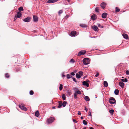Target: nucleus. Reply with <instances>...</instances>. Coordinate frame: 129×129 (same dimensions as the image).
Returning <instances> with one entry per match:
<instances>
[{
    "label": "nucleus",
    "mask_w": 129,
    "mask_h": 129,
    "mask_svg": "<svg viewBox=\"0 0 129 129\" xmlns=\"http://www.w3.org/2000/svg\"><path fill=\"white\" fill-rule=\"evenodd\" d=\"M55 120L54 117H50L48 119H47V122L48 123H50L52 122Z\"/></svg>",
    "instance_id": "f257e3e1"
},
{
    "label": "nucleus",
    "mask_w": 129,
    "mask_h": 129,
    "mask_svg": "<svg viewBox=\"0 0 129 129\" xmlns=\"http://www.w3.org/2000/svg\"><path fill=\"white\" fill-rule=\"evenodd\" d=\"M89 59L87 58H85L84 59L83 61V63L85 65H87L89 63Z\"/></svg>",
    "instance_id": "f03ea898"
},
{
    "label": "nucleus",
    "mask_w": 129,
    "mask_h": 129,
    "mask_svg": "<svg viewBox=\"0 0 129 129\" xmlns=\"http://www.w3.org/2000/svg\"><path fill=\"white\" fill-rule=\"evenodd\" d=\"M110 103L112 104H113L116 103V101L115 99L113 98H111L109 100Z\"/></svg>",
    "instance_id": "7ed1b4c3"
},
{
    "label": "nucleus",
    "mask_w": 129,
    "mask_h": 129,
    "mask_svg": "<svg viewBox=\"0 0 129 129\" xmlns=\"http://www.w3.org/2000/svg\"><path fill=\"white\" fill-rule=\"evenodd\" d=\"M86 51L84 50H83L80 51L78 53V56H79L81 55H84L86 53Z\"/></svg>",
    "instance_id": "20e7f679"
},
{
    "label": "nucleus",
    "mask_w": 129,
    "mask_h": 129,
    "mask_svg": "<svg viewBox=\"0 0 129 129\" xmlns=\"http://www.w3.org/2000/svg\"><path fill=\"white\" fill-rule=\"evenodd\" d=\"M30 20L31 18L29 17H28L24 19L23 20V21L25 22H29L30 21Z\"/></svg>",
    "instance_id": "39448f33"
},
{
    "label": "nucleus",
    "mask_w": 129,
    "mask_h": 129,
    "mask_svg": "<svg viewBox=\"0 0 129 129\" xmlns=\"http://www.w3.org/2000/svg\"><path fill=\"white\" fill-rule=\"evenodd\" d=\"M22 16L21 14L19 12H18L16 15L15 16V18H20Z\"/></svg>",
    "instance_id": "423d86ee"
},
{
    "label": "nucleus",
    "mask_w": 129,
    "mask_h": 129,
    "mask_svg": "<svg viewBox=\"0 0 129 129\" xmlns=\"http://www.w3.org/2000/svg\"><path fill=\"white\" fill-rule=\"evenodd\" d=\"M76 34V31H73L71 32L70 34V36L71 37H75Z\"/></svg>",
    "instance_id": "0eeeda50"
},
{
    "label": "nucleus",
    "mask_w": 129,
    "mask_h": 129,
    "mask_svg": "<svg viewBox=\"0 0 129 129\" xmlns=\"http://www.w3.org/2000/svg\"><path fill=\"white\" fill-rule=\"evenodd\" d=\"M24 105H18L19 107L22 110L24 111H26L27 110V108L24 107Z\"/></svg>",
    "instance_id": "6e6552de"
},
{
    "label": "nucleus",
    "mask_w": 129,
    "mask_h": 129,
    "mask_svg": "<svg viewBox=\"0 0 129 129\" xmlns=\"http://www.w3.org/2000/svg\"><path fill=\"white\" fill-rule=\"evenodd\" d=\"M92 28L95 31H98L99 30V29L95 25L93 26H92Z\"/></svg>",
    "instance_id": "1a4fd4ad"
},
{
    "label": "nucleus",
    "mask_w": 129,
    "mask_h": 129,
    "mask_svg": "<svg viewBox=\"0 0 129 129\" xmlns=\"http://www.w3.org/2000/svg\"><path fill=\"white\" fill-rule=\"evenodd\" d=\"M106 5V3L104 2H103L100 5L101 7L103 9H104L105 8Z\"/></svg>",
    "instance_id": "9d476101"
},
{
    "label": "nucleus",
    "mask_w": 129,
    "mask_h": 129,
    "mask_svg": "<svg viewBox=\"0 0 129 129\" xmlns=\"http://www.w3.org/2000/svg\"><path fill=\"white\" fill-rule=\"evenodd\" d=\"M33 19L34 22H36L38 20V18L37 16L35 15L33 16Z\"/></svg>",
    "instance_id": "9b49d317"
},
{
    "label": "nucleus",
    "mask_w": 129,
    "mask_h": 129,
    "mask_svg": "<svg viewBox=\"0 0 129 129\" xmlns=\"http://www.w3.org/2000/svg\"><path fill=\"white\" fill-rule=\"evenodd\" d=\"M58 0H49L47 2V3H54L57 1Z\"/></svg>",
    "instance_id": "f8f14e48"
},
{
    "label": "nucleus",
    "mask_w": 129,
    "mask_h": 129,
    "mask_svg": "<svg viewBox=\"0 0 129 129\" xmlns=\"http://www.w3.org/2000/svg\"><path fill=\"white\" fill-rule=\"evenodd\" d=\"M82 84L85 86H86L87 87H88L89 85L88 83L85 81H84L82 82Z\"/></svg>",
    "instance_id": "ddd939ff"
},
{
    "label": "nucleus",
    "mask_w": 129,
    "mask_h": 129,
    "mask_svg": "<svg viewBox=\"0 0 129 129\" xmlns=\"http://www.w3.org/2000/svg\"><path fill=\"white\" fill-rule=\"evenodd\" d=\"M107 13H103L102 15V17L103 18H105L107 17Z\"/></svg>",
    "instance_id": "4468645a"
},
{
    "label": "nucleus",
    "mask_w": 129,
    "mask_h": 129,
    "mask_svg": "<svg viewBox=\"0 0 129 129\" xmlns=\"http://www.w3.org/2000/svg\"><path fill=\"white\" fill-rule=\"evenodd\" d=\"M91 19L93 20H94L96 19V16L95 14H93L91 16Z\"/></svg>",
    "instance_id": "2eb2a0df"
},
{
    "label": "nucleus",
    "mask_w": 129,
    "mask_h": 129,
    "mask_svg": "<svg viewBox=\"0 0 129 129\" xmlns=\"http://www.w3.org/2000/svg\"><path fill=\"white\" fill-rule=\"evenodd\" d=\"M124 84L122 81L119 82V85L122 88H123L124 87Z\"/></svg>",
    "instance_id": "dca6fc26"
},
{
    "label": "nucleus",
    "mask_w": 129,
    "mask_h": 129,
    "mask_svg": "<svg viewBox=\"0 0 129 129\" xmlns=\"http://www.w3.org/2000/svg\"><path fill=\"white\" fill-rule=\"evenodd\" d=\"M122 36L125 39H127L128 38V36L127 35L125 34H122Z\"/></svg>",
    "instance_id": "f3484780"
},
{
    "label": "nucleus",
    "mask_w": 129,
    "mask_h": 129,
    "mask_svg": "<svg viewBox=\"0 0 129 129\" xmlns=\"http://www.w3.org/2000/svg\"><path fill=\"white\" fill-rule=\"evenodd\" d=\"M119 93V91L118 89H116L114 91V93L116 95H117Z\"/></svg>",
    "instance_id": "a211bd4d"
},
{
    "label": "nucleus",
    "mask_w": 129,
    "mask_h": 129,
    "mask_svg": "<svg viewBox=\"0 0 129 129\" xmlns=\"http://www.w3.org/2000/svg\"><path fill=\"white\" fill-rule=\"evenodd\" d=\"M84 99L86 101H89L90 100V99L87 96H85L84 97Z\"/></svg>",
    "instance_id": "6ab92c4d"
},
{
    "label": "nucleus",
    "mask_w": 129,
    "mask_h": 129,
    "mask_svg": "<svg viewBox=\"0 0 129 129\" xmlns=\"http://www.w3.org/2000/svg\"><path fill=\"white\" fill-rule=\"evenodd\" d=\"M104 86L106 87H107L108 86V83L106 81H105L104 82Z\"/></svg>",
    "instance_id": "aec40b11"
},
{
    "label": "nucleus",
    "mask_w": 129,
    "mask_h": 129,
    "mask_svg": "<svg viewBox=\"0 0 129 129\" xmlns=\"http://www.w3.org/2000/svg\"><path fill=\"white\" fill-rule=\"evenodd\" d=\"M109 112L111 115H113L114 112V110L113 109H111L109 111Z\"/></svg>",
    "instance_id": "412c9836"
},
{
    "label": "nucleus",
    "mask_w": 129,
    "mask_h": 129,
    "mask_svg": "<svg viewBox=\"0 0 129 129\" xmlns=\"http://www.w3.org/2000/svg\"><path fill=\"white\" fill-rule=\"evenodd\" d=\"M35 115L37 117H38L39 115V113L38 111H37L35 112Z\"/></svg>",
    "instance_id": "4be33fe9"
},
{
    "label": "nucleus",
    "mask_w": 129,
    "mask_h": 129,
    "mask_svg": "<svg viewBox=\"0 0 129 129\" xmlns=\"http://www.w3.org/2000/svg\"><path fill=\"white\" fill-rule=\"evenodd\" d=\"M18 10H19V12H21V11H23V7H20L18 8Z\"/></svg>",
    "instance_id": "5701e85b"
},
{
    "label": "nucleus",
    "mask_w": 129,
    "mask_h": 129,
    "mask_svg": "<svg viewBox=\"0 0 129 129\" xmlns=\"http://www.w3.org/2000/svg\"><path fill=\"white\" fill-rule=\"evenodd\" d=\"M116 11L115 12H119L120 11V9L118 8V7H116L115 8Z\"/></svg>",
    "instance_id": "b1692460"
},
{
    "label": "nucleus",
    "mask_w": 129,
    "mask_h": 129,
    "mask_svg": "<svg viewBox=\"0 0 129 129\" xmlns=\"http://www.w3.org/2000/svg\"><path fill=\"white\" fill-rule=\"evenodd\" d=\"M121 81H122L123 82H127V79L125 78V79H121Z\"/></svg>",
    "instance_id": "393cba45"
},
{
    "label": "nucleus",
    "mask_w": 129,
    "mask_h": 129,
    "mask_svg": "<svg viewBox=\"0 0 129 129\" xmlns=\"http://www.w3.org/2000/svg\"><path fill=\"white\" fill-rule=\"evenodd\" d=\"M67 78L68 79H69L70 78L72 77V76L70 74H67Z\"/></svg>",
    "instance_id": "a878e982"
},
{
    "label": "nucleus",
    "mask_w": 129,
    "mask_h": 129,
    "mask_svg": "<svg viewBox=\"0 0 129 129\" xmlns=\"http://www.w3.org/2000/svg\"><path fill=\"white\" fill-rule=\"evenodd\" d=\"M76 76L77 78H81V76L78 74H76Z\"/></svg>",
    "instance_id": "bb28decb"
},
{
    "label": "nucleus",
    "mask_w": 129,
    "mask_h": 129,
    "mask_svg": "<svg viewBox=\"0 0 129 129\" xmlns=\"http://www.w3.org/2000/svg\"><path fill=\"white\" fill-rule=\"evenodd\" d=\"M75 93L77 94H81V92L79 90H78V91H76L75 92Z\"/></svg>",
    "instance_id": "cd10ccee"
},
{
    "label": "nucleus",
    "mask_w": 129,
    "mask_h": 129,
    "mask_svg": "<svg viewBox=\"0 0 129 129\" xmlns=\"http://www.w3.org/2000/svg\"><path fill=\"white\" fill-rule=\"evenodd\" d=\"M62 97L63 100H66L65 95L64 94H63L62 95Z\"/></svg>",
    "instance_id": "c85d7f7f"
},
{
    "label": "nucleus",
    "mask_w": 129,
    "mask_h": 129,
    "mask_svg": "<svg viewBox=\"0 0 129 129\" xmlns=\"http://www.w3.org/2000/svg\"><path fill=\"white\" fill-rule=\"evenodd\" d=\"M83 124L85 125H86L87 124V122L85 120H84L83 121Z\"/></svg>",
    "instance_id": "c756f323"
},
{
    "label": "nucleus",
    "mask_w": 129,
    "mask_h": 129,
    "mask_svg": "<svg viewBox=\"0 0 129 129\" xmlns=\"http://www.w3.org/2000/svg\"><path fill=\"white\" fill-rule=\"evenodd\" d=\"M80 26L82 27H85L86 26V25L84 24H81Z\"/></svg>",
    "instance_id": "7c9ffc66"
},
{
    "label": "nucleus",
    "mask_w": 129,
    "mask_h": 129,
    "mask_svg": "<svg viewBox=\"0 0 129 129\" xmlns=\"http://www.w3.org/2000/svg\"><path fill=\"white\" fill-rule=\"evenodd\" d=\"M62 85L61 84H60V86H59V89L60 90H61L62 89Z\"/></svg>",
    "instance_id": "2f4dec72"
},
{
    "label": "nucleus",
    "mask_w": 129,
    "mask_h": 129,
    "mask_svg": "<svg viewBox=\"0 0 129 129\" xmlns=\"http://www.w3.org/2000/svg\"><path fill=\"white\" fill-rule=\"evenodd\" d=\"M79 74L80 76H82L83 75V72L82 71H80L79 72Z\"/></svg>",
    "instance_id": "473e14b6"
},
{
    "label": "nucleus",
    "mask_w": 129,
    "mask_h": 129,
    "mask_svg": "<svg viewBox=\"0 0 129 129\" xmlns=\"http://www.w3.org/2000/svg\"><path fill=\"white\" fill-rule=\"evenodd\" d=\"M77 94L75 93V92L74 94V98L75 99H76L77 98Z\"/></svg>",
    "instance_id": "72a5a7b5"
},
{
    "label": "nucleus",
    "mask_w": 129,
    "mask_h": 129,
    "mask_svg": "<svg viewBox=\"0 0 129 129\" xmlns=\"http://www.w3.org/2000/svg\"><path fill=\"white\" fill-rule=\"evenodd\" d=\"M95 12H99V9H98V8L96 7L95 9Z\"/></svg>",
    "instance_id": "f704fd0d"
},
{
    "label": "nucleus",
    "mask_w": 129,
    "mask_h": 129,
    "mask_svg": "<svg viewBox=\"0 0 129 129\" xmlns=\"http://www.w3.org/2000/svg\"><path fill=\"white\" fill-rule=\"evenodd\" d=\"M70 62L72 63H74L75 62V60L73 59H71L70 61Z\"/></svg>",
    "instance_id": "c9c22d12"
},
{
    "label": "nucleus",
    "mask_w": 129,
    "mask_h": 129,
    "mask_svg": "<svg viewBox=\"0 0 129 129\" xmlns=\"http://www.w3.org/2000/svg\"><path fill=\"white\" fill-rule=\"evenodd\" d=\"M5 77L7 78H9V75L8 73H6L5 74Z\"/></svg>",
    "instance_id": "e433bc0d"
},
{
    "label": "nucleus",
    "mask_w": 129,
    "mask_h": 129,
    "mask_svg": "<svg viewBox=\"0 0 129 129\" xmlns=\"http://www.w3.org/2000/svg\"><path fill=\"white\" fill-rule=\"evenodd\" d=\"M29 94L30 95H32L34 94V92L33 91L31 90L29 92Z\"/></svg>",
    "instance_id": "4c0bfd02"
},
{
    "label": "nucleus",
    "mask_w": 129,
    "mask_h": 129,
    "mask_svg": "<svg viewBox=\"0 0 129 129\" xmlns=\"http://www.w3.org/2000/svg\"><path fill=\"white\" fill-rule=\"evenodd\" d=\"M67 104V102L64 101L62 103V105H66Z\"/></svg>",
    "instance_id": "58836bf2"
},
{
    "label": "nucleus",
    "mask_w": 129,
    "mask_h": 129,
    "mask_svg": "<svg viewBox=\"0 0 129 129\" xmlns=\"http://www.w3.org/2000/svg\"><path fill=\"white\" fill-rule=\"evenodd\" d=\"M63 12V11L62 10H60L58 12V14H59L62 13Z\"/></svg>",
    "instance_id": "ea45409f"
},
{
    "label": "nucleus",
    "mask_w": 129,
    "mask_h": 129,
    "mask_svg": "<svg viewBox=\"0 0 129 129\" xmlns=\"http://www.w3.org/2000/svg\"><path fill=\"white\" fill-rule=\"evenodd\" d=\"M58 105H62V103L61 101H59L58 102Z\"/></svg>",
    "instance_id": "a19ab883"
},
{
    "label": "nucleus",
    "mask_w": 129,
    "mask_h": 129,
    "mask_svg": "<svg viewBox=\"0 0 129 129\" xmlns=\"http://www.w3.org/2000/svg\"><path fill=\"white\" fill-rule=\"evenodd\" d=\"M72 79H73V80L75 82H77V81H76V79L75 78L73 77V78Z\"/></svg>",
    "instance_id": "79ce46f5"
},
{
    "label": "nucleus",
    "mask_w": 129,
    "mask_h": 129,
    "mask_svg": "<svg viewBox=\"0 0 129 129\" xmlns=\"http://www.w3.org/2000/svg\"><path fill=\"white\" fill-rule=\"evenodd\" d=\"M126 74L127 75H128L129 74V71H127L126 72Z\"/></svg>",
    "instance_id": "37998d69"
},
{
    "label": "nucleus",
    "mask_w": 129,
    "mask_h": 129,
    "mask_svg": "<svg viewBox=\"0 0 129 129\" xmlns=\"http://www.w3.org/2000/svg\"><path fill=\"white\" fill-rule=\"evenodd\" d=\"M73 121L74 122H75V123H77L78 121H76V120L73 119Z\"/></svg>",
    "instance_id": "c03bdc74"
},
{
    "label": "nucleus",
    "mask_w": 129,
    "mask_h": 129,
    "mask_svg": "<svg viewBox=\"0 0 129 129\" xmlns=\"http://www.w3.org/2000/svg\"><path fill=\"white\" fill-rule=\"evenodd\" d=\"M99 73H97L95 75V77H97L99 76Z\"/></svg>",
    "instance_id": "a18cd8bd"
},
{
    "label": "nucleus",
    "mask_w": 129,
    "mask_h": 129,
    "mask_svg": "<svg viewBox=\"0 0 129 129\" xmlns=\"http://www.w3.org/2000/svg\"><path fill=\"white\" fill-rule=\"evenodd\" d=\"M71 74L72 76H74L75 75L74 73V72H72L71 73Z\"/></svg>",
    "instance_id": "49530a36"
},
{
    "label": "nucleus",
    "mask_w": 129,
    "mask_h": 129,
    "mask_svg": "<svg viewBox=\"0 0 129 129\" xmlns=\"http://www.w3.org/2000/svg\"><path fill=\"white\" fill-rule=\"evenodd\" d=\"M62 106V105H58V107H56L57 108H60Z\"/></svg>",
    "instance_id": "de8ad7c7"
},
{
    "label": "nucleus",
    "mask_w": 129,
    "mask_h": 129,
    "mask_svg": "<svg viewBox=\"0 0 129 129\" xmlns=\"http://www.w3.org/2000/svg\"><path fill=\"white\" fill-rule=\"evenodd\" d=\"M88 114V115L90 116H91V113L90 112H89Z\"/></svg>",
    "instance_id": "09e8293b"
},
{
    "label": "nucleus",
    "mask_w": 129,
    "mask_h": 129,
    "mask_svg": "<svg viewBox=\"0 0 129 129\" xmlns=\"http://www.w3.org/2000/svg\"><path fill=\"white\" fill-rule=\"evenodd\" d=\"M97 25H98V27H100V26H101V24H98Z\"/></svg>",
    "instance_id": "8fccbe9b"
},
{
    "label": "nucleus",
    "mask_w": 129,
    "mask_h": 129,
    "mask_svg": "<svg viewBox=\"0 0 129 129\" xmlns=\"http://www.w3.org/2000/svg\"><path fill=\"white\" fill-rule=\"evenodd\" d=\"M56 106L53 107H52V109H56Z\"/></svg>",
    "instance_id": "3c124183"
},
{
    "label": "nucleus",
    "mask_w": 129,
    "mask_h": 129,
    "mask_svg": "<svg viewBox=\"0 0 129 129\" xmlns=\"http://www.w3.org/2000/svg\"><path fill=\"white\" fill-rule=\"evenodd\" d=\"M78 115H81V113L80 111H79L78 113Z\"/></svg>",
    "instance_id": "603ef678"
},
{
    "label": "nucleus",
    "mask_w": 129,
    "mask_h": 129,
    "mask_svg": "<svg viewBox=\"0 0 129 129\" xmlns=\"http://www.w3.org/2000/svg\"><path fill=\"white\" fill-rule=\"evenodd\" d=\"M85 81L87 82L88 83V82H89V80L87 79Z\"/></svg>",
    "instance_id": "864d4df0"
},
{
    "label": "nucleus",
    "mask_w": 129,
    "mask_h": 129,
    "mask_svg": "<svg viewBox=\"0 0 129 129\" xmlns=\"http://www.w3.org/2000/svg\"><path fill=\"white\" fill-rule=\"evenodd\" d=\"M85 110L86 111L88 110V109H87L86 107H85Z\"/></svg>",
    "instance_id": "5fc2aeb1"
},
{
    "label": "nucleus",
    "mask_w": 129,
    "mask_h": 129,
    "mask_svg": "<svg viewBox=\"0 0 129 129\" xmlns=\"http://www.w3.org/2000/svg\"><path fill=\"white\" fill-rule=\"evenodd\" d=\"M62 76L64 78L65 77V75H64L63 74H62Z\"/></svg>",
    "instance_id": "6e6d98bb"
},
{
    "label": "nucleus",
    "mask_w": 129,
    "mask_h": 129,
    "mask_svg": "<svg viewBox=\"0 0 129 129\" xmlns=\"http://www.w3.org/2000/svg\"><path fill=\"white\" fill-rule=\"evenodd\" d=\"M89 129H94V128L93 127H89Z\"/></svg>",
    "instance_id": "4d7b16f0"
},
{
    "label": "nucleus",
    "mask_w": 129,
    "mask_h": 129,
    "mask_svg": "<svg viewBox=\"0 0 129 129\" xmlns=\"http://www.w3.org/2000/svg\"><path fill=\"white\" fill-rule=\"evenodd\" d=\"M81 119H83V117L82 116L81 117Z\"/></svg>",
    "instance_id": "13d9d810"
},
{
    "label": "nucleus",
    "mask_w": 129,
    "mask_h": 129,
    "mask_svg": "<svg viewBox=\"0 0 129 129\" xmlns=\"http://www.w3.org/2000/svg\"><path fill=\"white\" fill-rule=\"evenodd\" d=\"M101 28H103L104 27V26H103L102 25H101L100 26Z\"/></svg>",
    "instance_id": "bf43d9fd"
},
{
    "label": "nucleus",
    "mask_w": 129,
    "mask_h": 129,
    "mask_svg": "<svg viewBox=\"0 0 129 129\" xmlns=\"http://www.w3.org/2000/svg\"><path fill=\"white\" fill-rule=\"evenodd\" d=\"M74 90H77V88H75V89H74Z\"/></svg>",
    "instance_id": "052dcab7"
},
{
    "label": "nucleus",
    "mask_w": 129,
    "mask_h": 129,
    "mask_svg": "<svg viewBox=\"0 0 129 129\" xmlns=\"http://www.w3.org/2000/svg\"><path fill=\"white\" fill-rule=\"evenodd\" d=\"M66 105H62L63 106V107H64Z\"/></svg>",
    "instance_id": "680f3d73"
},
{
    "label": "nucleus",
    "mask_w": 129,
    "mask_h": 129,
    "mask_svg": "<svg viewBox=\"0 0 129 129\" xmlns=\"http://www.w3.org/2000/svg\"><path fill=\"white\" fill-rule=\"evenodd\" d=\"M86 127H85L83 129H86Z\"/></svg>",
    "instance_id": "e2e57ef3"
},
{
    "label": "nucleus",
    "mask_w": 129,
    "mask_h": 129,
    "mask_svg": "<svg viewBox=\"0 0 129 129\" xmlns=\"http://www.w3.org/2000/svg\"><path fill=\"white\" fill-rule=\"evenodd\" d=\"M67 16V18H68V16Z\"/></svg>",
    "instance_id": "0e129e2a"
}]
</instances>
